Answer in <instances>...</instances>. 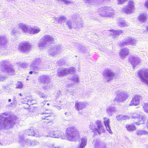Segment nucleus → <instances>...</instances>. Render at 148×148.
Segmentation results:
<instances>
[{
	"instance_id": "5701e85b",
	"label": "nucleus",
	"mask_w": 148,
	"mask_h": 148,
	"mask_svg": "<svg viewBox=\"0 0 148 148\" xmlns=\"http://www.w3.org/2000/svg\"><path fill=\"white\" fill-rule=\"evenodd\" d=\"M130 54V49L127 47L121 49L119 52V56L122 59H125Z\"/></svg>"
},
{
	"instance_id": "13d9d810",
	"label": "nucleus",
	"mask_w": 148,
	"mask_h": 148,
	"mask_svg": "<svg viewBox=\"0 0 148 148\" xmlns=\"http://www.w3.org/2000/svg\"><path fill=\"white\" fill-rule=\"evenodd\" d=\"M144 4L145 7L148 9V0H145Z\"/></svg>"
},
{
	"instance_id": "2eb2a0df",
	"label": "nucleus",
	"mask_w": 148,
	"mask_h": 148,
	"mask_svg": "<svg viewBox=\"0 0 148 148\" xmlns=\"http://www.w3.org/2000/svg\"><path fill=\"white\" fill-rule=\"evenodd\" d=\"M131 115L132 118L137 121L135 122L136 125H138L144 123L145 120V117L144 116L140 115L136 113H132Z\"/></svg>"
},
{
	"instance_id": "4c0bfd02",
	"label": "nucleus",
	"mask_w": 148,
	"mask_h": 148,
	"mask_svg": "<svg viewBox=\"0 0 148 148\" xmlns=\"http://www.w3.org/2000/svg\"><path fill=\"white\" fill-rule=\"evenodd\" d=\"M34 131V128L31 127L29 129L26 130L25 133L26 135L28 136L32 135Z\"/></svg>"
},
{
	"instance_id": "393cba45",
	"label": "nucleus",
	"mask_w": 148,
	"mask_h": 148,
	"mask_svg": "<svg viewBox=\"0 0 148 148\" xmlns=\"http://www.w3.org/2000/svg\"><path fill=\"white\" fill-rule=\"evenodd\" d=\"M87 144V139L86 137H82L79 142L77 148H85Z\"/></svg>"
},
{
	"instance_id": "a878e982",
	"label": "nucleus",
	"mask_w": 148,
	"mask_h": 148,
	"mask_svg": "<svg viewBox=\"0 0 148 148\" xmlns=\"http://www.w3.org/2000/svg\"><path fill=\"white\" fill-rule=\"evenodd\" d=\"M138 20L140 22L145 23L148 19V16L146 13H142L137 17Z\"/></svg>"
},
{
	"instance_id": "9b49d317",
	"label": "nucleus",
	"mask_w": 148,
	"mask_h": 148,
	"mask_svg": "<svg viewBox=\"0 0 148 148\" xmlns=\"http://www.w3.org/2000/svg\"><path fill=\"white\" fill-rule=\"evenodd\" d=\"M137 40L136 39L132 37H128L120 42L119 45L121 47L129 45L135 46Z\"/></svg>"
},
{
	"instance_id": "6e6552de",
	"label": "nucleus",
	"mask_w": 148,
	"mask_h": 148,
	"mask_svg": "<svg viewBox=\"0 0 148 148\" xmlns=\"http://www.w3.org/2000/svg\"><path fill=\"white\" fill-rule=\"evenodd\" d=\"M32 46L30 44L28 41H23L21 42L19 44L18 50L20 51L26 53L29 51L31 49Z\"/></svg>"
},
{
	"instance_id": "f704fd0d",
	"label": "nucleus",
	"mask_w": 148,
	"mask_h": 148,
	"mask_svg": "<svg viewBox=\"0 0 148 148\" xmlns=\"http://www.w3.org/2000/svg\"><path fill=\"white\" fill-rule=\"evenodd\" d=\"M75 24V20L72 21L70 20H67L66 22V25L69 29L74 28Z\"/></svg>"
},
{
	"instance_id": "c756f323",
	"label": "nucleus",
	"mask_w": 148,
	"mask_h": 148,
	"mask_svg": "<svg viewBox=\"0 0 148 148\" xmlns=\"http://www.w3.org/2000/svg\"><path fill=\"white\" fill-rule=\"evenodd\" d=\"M40 81L44 84L48 83L49 81V77L47 75H42L40 77L39 79Z\"/></svg>"
},
{
	"instance_id": "5fc2aeb1",
	"label": "nucleus",
	"mask_w": 148,
	"mask_h": 148,
	"mask_svg": "<svg viewBox=\"0 0 148 148\" xmlns=\"http://www.w3.org/2000/svg\"><path fill=\"white\" fill-rule=\"evenodd\" d=\"M86 3L88 4H93L94 2V0H84Z\"/></svg>"
},
{
	"instance_id": "1a4fd4ad",
	"label": "nucleus",
	"mask_w": 148,
	"mask_h": 148,
	"mask_svg": "<svg viewBox=\"0 0 148 148\" xmlns=\"http://www.w3.org/2000/svg\"><path fill=\"white\" fill-rule=\"evenodd\" d=\"M134 3L132 0L128 1L127 5L125 7L122 8L121 12L127 14H130L133 13L135 9Z\"/></svg>"
},
{
	"instance_id": "052dcab7",
	"label": "nucleus",
	"mask_w": 148,
	"mask_h": 148,
	"mask_svg": "<svg viewBox=\"0 0 148 148\" xmlns=\"http://www.w3.org/2000/svg\"><path fill=\"white\" fill-rule=\"evenodd\" d=\"M50 88V87L48 85H47L43 87V89L44 90H48L49 88Z\"/></svg>"
},
{
	"instance_id": "09e8293b",
	"label": "nucleus",
	"mask_w": 148,
	"mask_h": 148,
	"mask_svg": "<svg viewBox=\"0 0 148 148\" xmlns=\"http://www.w3.org/2000/svg\"><path fill=\"white\" fill-rule=\"evenodd\" d=\"M64 4L69 5L73 3L72 1L70 0H62V1Z\"/></svg>"
},
{
	"instance_id": "e433bc0d",
	"label": "nucleus",
	"mask_w": 148,
	"mask_h": 148,
	"mask_svg": "<svg viewBox=\"0 0 148 148\" xmlns=\"http://www.w3.org/2000/svg\"><path fill=\"white\" fill-rule=\"evenodd\" d=\"M41 114L45 115V117L44 118L42 117V119H43L51 120L50 118V116L53 115V114L52 113H42Z\"/></svg>"
},
{
	"instance_id": "603ef678",
	"label": "nucleus",
	"mask_w": 148,
	"mask_h": 148,
	"mask_svg": "<svg viewBox=\"0 0 148 148\" xmlns=\"http://www.w3.org/2000/svg\"><path fill=\"white\" fill-rule=\"evenodd\" d=\"M18 65L23 68H26L27 66V64L26 63H21L19 62L18 63Z\"/></svg>"
},
{
	"instance_id": "37998d69",
	"label": "nucleus",
	"mask_w": 148,
	"mask_h": 148,
	"mask_svg": "<svg viewBox=\"0 0 148 148\" xmlns=\"http://www.w3.org/2000/svg\"><path fill=\"white\" fill-rule=\"evenodd\" d=\"M36 94L38 95L40 97L44 98H47V96L43 93L41 92L40 91H38L36 92Z\"/></svg>"
},
{
	"instance_id": "f8f14e48",
	"label": "nucleus",
	"mask_w": 148,
	"mask_h": 148,
	"mask_svg": "<svg viewBox=\"0 0 148 148\" xmlns=\"http://www.w3.org/2000/svg\"><path fill=\"white\" fill-rule=\"evenodd\" d=\"M8 62L6 60H3L1 61V70L2 71L7 72L10 75H13L14 73V71L12 67L7 66Z\"/></svg>"
},
{
	"instance_id": "f3484780",
	"label": "nucleus",
	"mask_w": 148,
	"mask_h": 148,
	"mask_svg": "<svg viewBox=\"0 0 148 148\" xmlns=\"http://www.w3.org/2000/svg\"><path fill=\"white\" fill-rule=\"evenodd\" d=\"M41 60L39 58L34 60L30 65V67L33 70L36 71L34 72L36 73H38V71L40 69V66L41 65Z\"/></svg>"
},
{
	"instance_id": "6ab92c4d",
	"label": "nucleus",
	"mask_w": 148,
	"mask_h": 148,
	"mask_svg": "<svg viewBox=\"0 0 148 148\" xmlns=\"http://www.w3.org/2000/svg\"><path fill=\"white\" fill-rule=\"evenodd\" d=\"M75 20V24L74 28L80 29L83 26V24L82 22V20L79 17L76 16V17L73 18Z\"/></svg>"
},
{
	"instance_id": "7ed1b4c3",
	"label": "nucleus",
	"mask_w": 148,
	"mask_h": 148,
	"mask_svg": "<svg viewBox=\"0 0 148 148\" xmlns=\"http://www.w3.org/2000/svg\"><path fill=\"white\" fill-rule=\"evenodd\" d=\"M54 39L53 37L48 34H45L40 39L37 43L38 47L40 50L44 49L46 47V45L54 42Z\"/></svg>"
},
{
	"instance_id": "58836bf2",
	"label": "nucleus",
	"mask_w": 148,
	"mask_h": 148,
	"mask_svg": "<svg viewBox=\"0 0 148 148\" xmlns=\"http://www.w3.org/2000/svg\"><path fill=\"white\" fill-rule=\"evenodd\" d=\"M55 19L58 22L62 23V22L65 21L66 20V18L64 16H61L59 17L55 18Z\"/></svg>"
},
{
	"instance_id": "a211bd4d",
	"label": "nucleus",
	"mask_w": 148,
	"mask_h": 148,
	"mask_svg": "<svg viewBox=\"0 0 148 148\" xmlns=\"http://www.w3.org/2000/svg\"><path fill=\"white\" fill-rule=\"evenodd\" d=\"M61 50L62 47L60 45L51 47L49 50L48 53L50 56H54L59 53L61 51Z\"/></svg>"
},
{
	"instance_id": "6e6d98bb",
	"label": "nucleus",
	"mask_w": 148,
	"mask_h": 148,
	"mask_svg": "<svg viewBox=\"0 0 148 148\" xmlns=\"http://www.w3.org/2000/svg\"><path fill=\"white\" fill-rule=\"evenodd\" d=\"M48 146L49 148H55L56 146L53 143H51L49 144Z\"/></svg>"
},
{
	"instance_id": "473e14b6",
	"label": "nucleus",
	"mask_w": 148,
	"mask_h": 148,
	"mask_svg": "<svg viewBox=\"0 0 148 148\" xmlns=\"http://www.w3.org/2000/svg\"><path fill=\"white\" fill-rule=\"evenodd\" d=\"M125 127L128 131L130 132H133L136 130V127L133 125H127Z\"/></svg>"
},
{
	"instance_id": "0e129e2a",
	"label": "nucleus",
	"mask_w": 148,
	"mask_h": 148,
	"mask_svg": "<svg viewBox=\"0 0 148 148\" xmlns=\"http://www.w3.org/2000/svg\"><path fill=\"white\" fill-rule=\"evenodd\" d=\"M47 101H44L42 102V103L44 105V104H45L46 103Z\"/></svg>"
},
{
	"instance_id": "4d7b16f0",
	"label": "nucleus",
	"mask_w": 148,
	"mask_h": 148,
	"mask_svg": "<svg viewBox=\"0 0 148 148\" xmlns=\"http://www.w3.org/2000/svg\"><path fill=\"white\" fill-rule=\"evenodd\" d=\"M130 117L126 115H123L122 116V120H127L129 119Z\"/></svg>"
},
{
	"instance_id": "4be33fe9",
	"label": "nucleus",
	"mask_w": 148,
	"mask_h": 148,
	"mask_svg": "<svg viewBox=\"0 0 148 148\" xmlns=\"http://www.w3.org/2000/svg\"><path fill=\"white\" fill-rule=\"evenodd\" d=\"M86 104V102L77 101L75 103V109L78 111L82 110L85 108Z\"/></svg>"
},
{
	"instance_id": "49530a36",
	"label": "nucleus",
	"mask_w": 148,
	"mask_h": 148,
	"mask_svg": "<svg viewBox=\"0 0 148 148\" xmlns=\"http://www.w3.org/2000/svg\"><path fill=\"white\" fill-rule=\"evenodd\" d=\"M143 107L144 111L147 113H148V103H144Z\"/></svg>"
},
{
	"instance_id": "2f4dec72",
	"label": "nucleus",
	"mask_w": 148,
	"mask_h": 148,
	"mask_svg": "<svg viewBox=\"0 0 148 148\" xmlns=\"http://www.w3.org/2000/svg\"><path fill=\"white\" fill-rule=\"evenodd\" d=\"M118 25L121 27H127L129 24L126 22L125 20H120L118 22Z\"/></svg>"
},
{
	"instance_id": "9d476101",
	"label": "nucleus",
	"mask_w": 148,
	"mask_h": 148,
	"mask_svg": "<svg viewBox=\"0 0 148 148\" xmlns=\"http://www.w3.org/2000/svg\"><path fill=\"white\" fill-rule=\"evenodd\" d=\"M75 71L74 67H70L69 68H60L58 70L57 75L59 77H62L69 73H73Z\"/></svg>"
},
{
	"instance_id": "bf43d9fd",
	"label": "nucleus",
	"mask_w": 148,
	"mask_h": 148,
	"mask_svg": "<svg viewBox=\"0 0 148 148\" xmlns=\"http://www.w3.org/2000/svg\"><path fill=\"white\" fill-rule=\"evenodd\" d=\"M57 63L59 65H62L63 64L64 62H63V61L62 60H60L58 61Z\"/></svg>"
},
{
	"instance_id": "8fccbe9b",
	"label": "nucleus",
	"mask_w": 148,
	"mask_h": 148,
	"mask_svg": "<svg viewBox=\"0 0 148 148\" xmlns=\"http://www.w3.org/2000/svg\"><path fill=\"white\" fill-rule=\"evenodd\" d=\"M16 98L15 97H14L12 101L9 105L10 106H12L13 105H15L16 102Z\"/></svg>"
},
{
	"instance_id": "79ce46f5",
	"label": "nucleus",
	"mask_w": 148,
	"mask_h": 148,
	"mask_svg": "<svg viewBox=\"0 0 148 148\" xmlns=\"http://www.w3.org/2000/svg\"><path fill=\"white\" fill-rule=\"evenodd\" d=\"M19 33V31L18 29L16 28H14L11 30V34L12 35H15Z\"/></svg>"
},
{
	"instance_id": "bb28decb",
	"label": "nucleus",
	"mask_w": 148,
	"mask_h": 148,
	"mask_svg": "<svg viewBox=\"0 0 148 148\" xmlns=\"http://www.w3.org/2000/svg\"><path fill=\"white\" fill-rule=\"evenodd\" d=\"M110 34L114 37L116 38L123 33L122 30H115L111 29L109 31Z\"/></svg>"
},
{
	"instance_id": "20e7f679",
	"label": "nucleus",
	"mask_w": 148,
	"mask_h": 148,
	"mask_svg": "<svg viewBox=\"0 0 148 148\" xmlns=\"http://www.w3.org/2000/svg\"><path fill=\"white\" fill-rule=\"evenodd\" d=\"M98 14L101 17L113 18L115 12L111 7L105 6L99 8L97 11Z\"/></svg>"
},
{
	"instance_id": "864d4df0",
	"label": "nucleus",
	"mask_w": 148,
	"mask_h": 148,
	"mask_svg": "<svg viewBox=\"0 0 148 148\" xmlns=\"http://www.w3.org/2000/svg\"><path fill=\"white\" fill-rule=\"evenodd\" d=\"M122 116L123 115H119L118 116H117L116 118V119L118 121H122Z\"/></svg>"
},
{
	"instance_id": "cd10ccee",
	"label": "nucleus",
	"mask_w": 148,
	"mask_h": 148,
	"mask_svg": "<svg viewBox=\"0 0 148 148\" xmlns=\"http://www.w3.org/2000/svg\"><path fill=\"white\" fill-rule=\"evenodd\" d=\"M54 134L55 138H61L62 139L65 138V136L64 133L62 131L59 130L55 131Z\"/></svg>"
},
{
	"instance_id": "a19ab883",
	"label": "nucleus",
	"mask_w": 148,
	"mask_h": 148,
	"mask_svg": "<svg viewBox=\"0 0 148 148\" xmlns=\"http://www.w3.org/2000/svg\"><path fill=\"white\" fill-rule=\"evenodd\" d=\"M23 83L20 81H18L16 84V88L21 89L23 88Z\"/></svg>"
},
{
	"instance_id": "69168bd1",
	"label": "nucleus",
	"mask_w": 148,
	"mask_h": 148,
	"mask_svg": "<svg viewBox=\"0 0 148 148\" xmlns=\"http://www.w3.org/2000/svg\"><path fill=\"white\" fill-rule=\"evenodd\" d=\"M65 114L66 116H67L68 115V113L67 112H66L65 113Z\"/></svg>"
},
{
	"instance_id": "b1692460",
	"label": "nucleus",
	"mask_w": 148,
	"mask_h": 148,
	"mask_svg": "<svg viewBox=\"0 0 148 148\" xmlns=\"http://www.w3.org/2000/svg\"><path fill=\"white\" fill-rule=\"evenodd\" d=\"M103 123L105 126L107 130L110 134H112L110 127V119L107 117H105L103 118Z\"/></svg>"
},
{
	"instance_id": "4468645a",
	"label": "nucleus",
	"mask_w": 148,
	"mask_h": 148,
	"mask_svg": "<svg viewBox=\"0 0 148 148\" xmlns=\"http://www.w3.org/2000/svg\"><path fill=\"white\" fill-rule=\"evenodd\" d=\"M129 61L134 69L142 63V61L140 58L134 56L130 57Z\"/></svg>"
},
{
	"instance_id": "412c9836",
	"label": "nucleus",
	"mask_w": 148,
	"mask_h": 148,
	"mask_svg": "<svg viewBox=\"0 0 148 148\" xmlns=\"http://www.w3.org/2000/svg\"><path fill=\"white\" fill-rule=\"evenodd\" d=\"M117 111V110L115 107L110 105L108 106L106 109V113L109 116H112Z\"/></svg>"
},
{
	"instance_id": "72a5a7b5",
	"label": "nucleus",
	"mask_w": 148,
	"mask_h": 148,
	"mask_svg": "<svg viewBox=\"0 0 148 148\" xmlns=\"http://www.w3.org/2000/svg\"><path fill=\"white\" fill-rule=\"evenodd\" d=\"M136 133L138 136L148 134V132L144 130H138L136 131Z\"/></svg>"
},
{
	"instance_id": "de8ad7c7",
	"label": "nucleus",
	"mask_w": 148,
	"mask_h": 148,
	"mask_svg": "<svg viewBox=\"0 0 148 148\" xmlns=\"http://www.w3.org/2000/svg\"><path fill=\"white\" fill-rule=\"evenodd\" d=\"M127 1V0H116L117 4L118 5L124 4Z\"/></svg>"
},
{
	"instance_id": "c85d7f7f",
	"label": "nucleus",
	"mask_w": 148,
	"mask_h": 148,
	"mask_svg": "<svg viewBox=\"0 0 148 148\" xmlns=\"http://www.w3.org/2000/svg\"><path fill=\"white\" fill-rule=\"evenodd\" d=\"M8 39L4 35H0V48L4 46L8 42Z\"/></svg>"
},
{
	"instance_id": "39448f33",
	"label": "nucleus",
	"mask_w": 148,
	"mask_h": 148,
	"mask_svg": "<svg viewBox=\"0 0 148 148\" xmlns=\"http://www.w3.org/2000/svg\"><path fill=\"white\" fill-rule=\"evenodd\" d=\"M90 128L93 132L98 133L99 135L105 131L103 124L101 121L99 120L95 121V123H90Z\"/></svg>"
},
{
	"instance_id": "aec40b11",
	"label": "nucleus",
	"mask_w": 148,
	"mask_h": 148,
	"mask_svg": "<svg viewBox=\"0 0 148 148\" xmlns=\"http://www.w3.org/2000/svg\"><path fill=\"white\" fill-rule=\"evenodd\" d=\"M109 145V144L99 140H96L94 143L95 148H108Z\"/></svg>"
},
{
	"instance_id": "f03ea898",
	"label": "nucleus",
	"mask_w": 148,
	"mask_h": 148,
	"mask_svg": "<svg viewBox=\"0 0 148 148\" xmlns=\"http://www.w3.org/2000/svg\"><path fill=\"white\" fill-rule=\"evenodd\" d=\"M66 134V139L69 141H76L80 137L79 132L74 126H71L67 128Z\"/></svg>"
},
{
	"instance_id": "338daca9",
	"label": "nucleus",
	"mask_w": 148,
	"mask_h": 148,
	"mask_svg": "<svg viewBox=\"0 0 148 148\" xmlns=\"http://www.w3.org/2000/svg\"><path fill=\"white\" fill-rule=\"evenodd\" d=\"M55 148H62L60 146H56Z\"/></svg>"
},
{
	"instance_id": "774afa93",
	"label": "nucleus",
	"mask_w": 148,
	"mask_h": 148,
	"mask_svg": "<svg viewBox=\"0 0 148 148\" xmlns=\"http://www.w3.org/2000/svg\"><path fill=\"white\" fill-rule=\"evenodd\" d=\"M146 28L147 31L148 32V26H146Z\"/></svg>"
},
{
	"instance_id": "ea45409f",
	"label": "nucleus",
	"mask_w": 148,
	"mask_h": 148,
	"mask_svg": "<svg viewBox=\"0 0 148 148\" xmlns=\"http://www.w3.org/2000/svg\"><path fill=\"white\" fill-rule=\"evenodd\" d=\"M55 131L51 130L47 132V134L46 135L47 137H51L55 138Z\"/></svg>"
},
{
	"instance_id": "3c124183",
	"label": "nucleus",
	"mask_w": 148,
	"mask_h": 148,
	"mask_svg": "<svg viewBox=\"0 0 148 148\" xmlns=\"http://www.w3.org/2000/svg\"><path fill=\"white\" fill-rule=\"evenodd\" d=\"M31 146H36L38 145L39 144V143L36 140L32 141V143H30Z\"/></svg>"
},
{
	"instance_id": "0eeeda50",
	"label": "nucleus",
	"mask_w": 148,
	"mask_h": 148,
	"mask_svg": "<svg viewBox=\"0 0 148 148\" xmlns=\"http://www.w3.org/2000/svg\"><path fill=\"white\" fill-rule=\"evenodd\" d=\"M137 74L142 82L148 86V69L144 68L137 71Z\"/></svg>"
},
{
	"instance_id": "ddd939ff",
	"label": "nucleus",
	"mask_w": 148,
	"mask_h": 148,
	"mask_svg": "<svg viewBox=\"0 0 148 148\" xmlns=\"http://www.w3.org/2000/svg\"><path fill=\"white\" fill-rule=\"evenodd\" d=\"M114 75V73L112 71L108 68L105 69L103 72L102 75L103 78L107 82L112 80Z\"/></svg>"
},
{
	"instance_id": "e2e57ef3",
	"label": "nucleus",
	"mask_w": 148,
	"mask_h": 148,
	"mask_svg": "<svg viewBox=\"0 0 148 148\" xmlns=\"http://www.w3.org/2000/svg\"><path fill=\"white\" fill-rule=\"evenodd\" d=\"M55 107H56V108L59 110H60L61 109V108L60 106H55Z\"/></svg>"
},
{
	"instance_id": "a18cd8bd",
	"label": "nucleus",
	"mask_w": 148,
	"mask_h": 148,
	"mask_svg": "<svg viewBox=\"0 0 148 148\" xmlns=\"http://www.w3.org/2000/svg\"><path fill=\"white\" fill-rule=\"evenodd\" d=\"M22 102L24 103H26L28 105L29 104L28 103H26V102H28V103H31L32 100L30 99V98L29 97L26 98L25 99H21Z\"/></svg>"
},
{
	"instance_id": "7c9ffc66",
	"label": "nucleus",
	"mask_w": 148,
	"mask_h": 148,
	"mask_svg": "<svg viewBox=\"0 0 148 148\" xmlns=\"http://www.w3.org/2000/svg\"><path fill=\"white\" fill-rule=\"evenodd\" d=\"M19 142L21 144H24L25 143V144L28 145L30 146V144L32 143V141H30L29 140H24V137L22 136H19Z\"/></svg>"
},
{
	"instance_id": "423d86ee",
	"label": "nucleus",
	"mask_w": 148,
	"mask_h": 148,
	"mask_svg": "<svg viewBox=\"0 0 148 148\" xmlns=\"http://www.w3.org/2000/svg\"><path fill=\"white\" fill-rule=\"evenodd\" d=\"M116 96L114 101L117 103H122L127 99L129 97L127 92L123 90H119L115 93Z\"/></svg>"
},
{
	"instance_id": "f257e3e1",
	"label": "nucleus",
	"mask_w": 148,
	"mask_h": 148,
	"mask_svg": "<svg viewBox=\"0 0 148 148\" xmlns=\"http://www.w3.org/2000/svg\"><path fill=\"white\" fill-rule=\"evenodd\" d=\"M18 28L24 33L34 35L39 33L41 31L40 28L37 26L32 27L23 23L18 24Z\"/></svg>"
},
{
	"instance_id": "680f3d73",
	"label": "nucleus",
	"mask_w": 148,
	"mask_h": 148,
	"mask_svg": "<svg viewBox=\"0 0 148 148\" xmlns=\"http://www.w3.org/2000/svg\"><path fill=\"white\" fill-rule=\"evenodd\" d=\"M6 78V77L2 75H0V81H4Z\"/></svg>"
},
{
	"instance_id": "c9c22d12",
	"label": "nucleus",
	"mask_w": 148,
	"mask_h": 148,
	"mask_svg": "<svg viewBox=\"0 0 148 148\" xmlns=\"http://www.w3.org/2000/svg\"><path fill=\"white\" fill-rule=\"evenodd\" d=\"M72 80L73 81V83L71 84L70 86H72L75 84L78 83L79 82V79L77 75H75L72 77Z\"/></svg>"
},
{
	"instance_id": "dca6fc26",
	"label": "nucleus",
	"mask_w": 148,
	"mask_h": 148,
	"mask_svg": "<svg viewBox=\"0 0 148 148\" xmlns=\"http://www.w3.org/2000/svg\"><path fill=\"white\" fill-rule=\"evenodd\" d=\"M142 99V97L140 95L138 94L135 95L131 101L129 106H138L140 104V101Z\"/></svg>"
},
{
	"instance_id": "c03bdc74",
	"label": "nucleus",
	"mask_w": 148,
	"mask_h": 148,
	"mask_svg": "<svg viewBox=\"0 0 148 148\" xmlns=\"http://www.w3.org/2000/svg\"><path fill=\"white\" fill-rule=\"evenodd\" d=\"M32 136L36 137H40L42 136L39 134L37 130L35 129L34 128V131Z\"/></svg>"
}]
</instances>
